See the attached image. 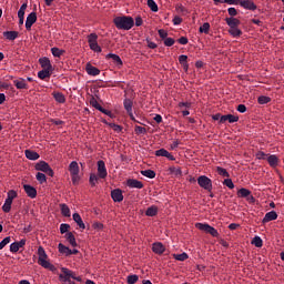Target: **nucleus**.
<instances>
[{
  "label": "nucleus",
  "instance_id": "2",
  "mask_svg": "<svg viewBox=\"0 0 284 284\" xmlns=\"http://www.w3.org/2000/svg\"><path fill=\"white\" fill-rule=\"evenodd\" d=\"M38 263L41 265V267H44V270H50V272H54L57 267L48 261V254L45 253V248L43 246L38 247Z\"/></svg>",
  "mask_w": 284,
  "mask_h": 284
},
{
  "label": "nucleus",
  "instance_id": "44",
  "mask_svg": "<svg viewBox=\"0 0 284 284\" xmlns=\"http://www.w3.org/2000/svg\"><path fill=\"white\" fill-rule=\"evenodd\" d=\"M63 52H65V51H63V50H61V49H59V48H57V47H53L52 49H51V53L54 55V57H62L63 55Z\"/></svg>",
  "mask_w": 284,
  "mask_h": 284
},
{
  "label": "nucleus",
  "instance_id": "3",
  "mask_svg": "<svg viewBox=\"0 0 284 284\" xmlns=\"http://www.w3.org/2000/svg\"><path fill=\"white\" fill-rule=\"evenodd\" d=\"M61 272L62 274L59 275V278L63 283L70 282V278H73V281H78V283H81V276H77L74 272H72L70 268L62 267Z\"/></svg>",
  "mask_w": 284,
  "mask_h": 284
},
{
  "label": "nucleus",
  "instance_id": "64",
  "mask_svg": "<svg viewBox=\"0 0 284 284\" xmlns=\"http://www.w3.org/2000/svg\"><path fill=\"white\" fill-rule=\"evenodd\" d=\"M227 12H229L230 17H236V14H237L236 8H234V7L229 8Z\"/></svg>",
  "mask_w": 284,
  "mask_h": 284
},
{
  "label": "nucleus",
  "instance_id": "14",
  "mask_svg": "<svg viewBox=\"0 0 284 284\" xmlns=\"http://www.w3.org/2000/svg\"><path fill=\"white\" fill-rule=\"evenodd\" d=\"M85 70H87V73L89 74V77H99V74H101V70H99V68H97L90 63H87Z\"/></svg>",
  "mask_w": 284,
  "mask_h": 284
},
{
  "label": "nucleus",
  "instance_id": "54",
  "mask_svg": "<svg viewBox=\"0 0 284 284\" xmlns=\"http://www.w3.org/2000/svg\"><path fill=\"white\" fill-rule=\"evenodd\" d=\"M20 247L18 246L17 242H13L10 244V252H12L13 254H17V252H19Z\"/></svg>",
  "mask_w": 284,
  "mask_h": 284
},
{
  "label": "nucleus",
  "instance_id": "52",
  "mask_svg": "<svg viewBox=\"0 0 284 284\" xmlns=\"http://www.w3.org/2000/svg\"><path fill=\"white\" fill-rule=\"evenodd\" d=\"M135 134H148V130L143 126L135 125Z\"/></svg>",
  "mask_w": 284,
  "mask_h": 284
},
{
  "label": "nucleus",
  "instance_id": "47",
  "mask_svg": "<svg viewBox=\"0 0 284 284\" xmlns=\"http://www.w3.org/2000/svg\"><path fill=\"white\" fill-rule=\"evenodd\" d=\"M26 10H28V3L21 4L18 11V17H26Z\"/></svg>",
  "mask_w": 284,
  "mask_h": 284
},
{
  "label": "nucleus",
  "instance_id": "8",
  "mask_svg": "<svg viewBox=\"0 0 284 284\" xmlns=\"http://www.w3.org/2000/svg\"><path fill=\"white\" fill-rule=\"evenodd\" d=\"M36 170L38 172H44L49 176H54V171H52V168H50V164H48L45 161H40L36 164Z\"/></svg>",
  "mask_w": 284,
  "mask_h": 284
},
{
  "label": "nucleus",
  "instance_id": "43",
  "mask_svg": "<svg viewBox=\"0 0 284 284\" xmlns=\"http://www.w3.org/2000/svg\"><path fill=\"white\" fill-rule=\"evenodd\" d=\"M124 110H126V112H132V100L130 99H125L124 102Z\"/></svg>",
  "mask_w": 284,
  "mask_h": 284
},
{
  "label": "nucleus",
  "instance_id": "13",
  "mask_svg": "<svg viewBox=\"0 0 284 284\" xmlns=\"http://www.w3.org/2000/svg\"><path fill=\"white\" fill-rule=\"evenodd\" d=\"M239 6L244 8V10H256V6L254 4L253 0H240Z\"/></svg>",
  "mask_w": 284,
  "mask_h": 284
},
{
  "label": "nucleus",
  "instance_id": "33",
  "mask_svg": "<svg viewBox=\"0 0 284 284\" xmlns=\"http://www.w3.org/2000/svg\"><path fill=\"white\" fill-rule=\"evenodd\" d=\"M53 99L57 101V103H64L65 102V95L61 92L53 93Z\"/></svg>",
  "mask_w": 284,
  "mask_h": 284
},
{
  "label": "nucleus",
  "instance_id": "39",
  "mask_svg": "<svg viewBox=\"0 0 284 284\" xmlns=\"http://www.w3.org/2000/svg\"><path fill=\"white\" fill-rule=\"evenodd\" d=\"M200 32L204 33V34H209L210 32V22H204L201 27H200Z\"/></svg>",
  "mask_w": 284,
  "mask_h": 284
},
{
  "label": "nucleus",
  "instance_id": "34",
  "mask_svg": "<svg viewBox=\"0 0 284 284\" xmlns=\"http://www.w3.org/2000/svg\"><path fill=\"white\" fill-rule=\"evenodd\" d=\"M17 196H19V193H17V191L9 190L7 193V201H10L12 203L14 199H17Z\"/></svg>",
  "mask_w": 284,
  "mask_h": 284
},
{
  "label": "nucleus",
  "instance_id": "57",
  "mask_svg": "<svg viewBox=\"0 0 284 284\" xmlns=\"http://www.w3.org/2000/svg\"><path fill=\"white\" fill-rule=\"evenodd\" d=\"M10 243V236L4 237L1 242H0V250H3V247H6V245H8Z\"/></svg>",
  "mask_w": 284,
  "mask_h": 284
},
{
  "label": "nucleus",
  "instance_id": "32",
  "mask_svg": "<svg viewBox=\"0 0 284 284\" xmlns=\"http://www.w3.org/2000/svg\"><path fill=\"white\" fill-rule=\"evenodd\" d=\"M50 72H52L51 69H43L38 72V77L43 81V79H50Z\"/></svg>",
  "mask_w": 284,
  "mask_h": 284
},
{
  "label": "nucleus",
  "instance_id": "58",
  "mask_svg": "<svg viewBox=\"0 0 284 284\" xmlns=\"http://www.w3.org/2000/svg\"><path fill=\"white\" fill-rule=\"evenodd\" d=\"M229 123H236L239 121V115L227 114Z\"/></svg>",
  "mask_w": 284,
  "mask_h": 284
},
{
  "label": "nucleus",
  "instance_id": "22",
  "mask_svg": "<svg viewBox=\"0 0 284 284\" xmlns=\"http://www.w3.org/2000/svg\"><path fill=\"white\" fill-rule=\"evenodd\" d=\"M225 22L229 26V28H239V26H241V20L234 17L225 18Z\"/></svg>",
  "mask_w": 284,
  "mask_h": 284
},
{
  "label": "nucleus",
  "instance_id": "1",
  "mask_svg": "<svg viewBox=\"0 0 284 284\" xmlns=\"http://www.w3.org/2000/svg\"><path fill=\"white\" fill-rule=\"evenodd\" d=\"M113 23L118 30H132L134 28V19L128 16L114 18Z\"/></svg>",
  "mask_w": 284,
  "mask_h": 284
},
{
  "label": "nucleus",
  "instance_id": "48",
  "mask_svg": "<svg viewBox=\"0 0 284 284\" xmlns=\"http://www.w3.org/2000/svg\"><path fill=\"white\" fill-rule=\"evenodd\" d=\"M260 105H265V103H270V101H272L270 99V97H265V95H261L258 99H257Z\"/></svg>",
  "mask_w": 284,
  "mask_h": 284
},
{
  "label": "nucleus",
  "instance_id": "30",
  "mask_svg": "<svg viewBox=\"0 0 284 284\" xmlns=\"http://www.w3.org/2000/svg\"><path fill=\"white\" fill-rule=\"evenodd\" d=\"M60 210H61L62 216L70 219L71 213H70V206H68V204H60Z\"/></svg>",
  "mask_w": 284,
  "mask_h": 284
},
{
  "label": "nucleus",
  "instance_id": "45",
  "mask_svg": "<svg viewBox=\"0 0 284 284\" xmlns=\"http://www.w3.org/2000/svg\"><path fill=\"white\" fill-rule=\"evenodd\" d=\"M89 181H90V184L92 186H94V185H97V183H99V176L94 173H91L90 178H89Z\"/></svg>",
  "mask_w": 284,
  "mask_h": 284
},
{
  "label": "nucleus",
  "instance_id": "41",
  "mask_svg": "<svg viewBox=\"0 0 284 284\" xmlns=\"http://www.w3.org/2000/svg\"><path fill=\"white\" fill-rule=\"evenodd\" d=\"M216 172L217 174H220V176H224V178H230V173L227 172V170L221 168V166H217L216 168Z\"/></svg>",
  "mask_w": 284,
  "mask_h": 284
},
{
  "label": "nucleus",
  "instance_id": "4",
  "mask_svg": "<svg viewBox=\"0 0 284 284\" xmlns=\"http://www.w3.org/2000/svg\"><path fill=\"white\" fill-rule=\"evenodd\" d=\"M69 172L71 174L73 185H79L81 176L79 175V163L77 161H72L69 164Z\"/></svg>",
  "mask_w": 284,
  "mask_h": 284
},
{
  "label": "nucleus",
  "instance_id": "5",
  "mask_svg": "<svg viewBox=\"0 0 284 284\" xmlns=\"http://www.w3.org/2000/svg\"><path fill=\"white\" fill-rule=\"evenodd\" d=\"M98 41H99V36H97V33H91L88 36V43H89L90 50H92V52L101 53L102 49H101V45H99Z\"/></svg>",
  "mask_w": 284,
  "mask_h": 284
},
{
  "label": "nucleus",
  "instance_id": "19",
  "mask_svg": "<svg viewBox=\"0 0 284 284\" xmlns=\"http://www.w3.org/2000/svg\"><path fill=\"white\" fill-rule=\"evenodd\" d=\"M126 184L129 187H133L135 190H143V182L139 180H134V179L128 180Z\"/></svg>",
  "mask_w": 284,
  "mask_h": 284
},
{
  "label": "nucleus",
  "instance_id": "38",
  "mask_svg": "<svg viewBox=\"0 0 284 284\" xmlns=\"http://www.w3.org/2000/svg\"><path fill=\"white\" fill-rule=\"evenodd\" d=\"M158 213L159 209L156 206H151L145 212L146 216H156Z\"/></svg>",
  "mask_w": 284,
  "mask_h": 284
},
{
  "label": "nucleus",
  "instance_id": "55",
  "mask_svg": "<svg viewBox=\"0 0 284 284\" xmlns=\"http://www.w3.org/2000/svg\"><path fill=\"white\" fill-rule=\"evenodd\" d=\"M224 184L226 187H229V190H234V182H232V179H225Z\"/></svg>",
  "mask_w": 284,
  "mask_h": 284
},
{
  "label": "nucleus",
  "instance_id": "16",
  "mask_svg": "<svg viewBox=\"0 0 284 284\" xmlns=\"http://www.w3.org/2000/svg\"><path fill=\"white\" fill-rule=\"evenodd\" d=\"M111 199H113L114 203H121L123 201V191L115 189L111 192Z\"/></svg>",
  "mask_w": 284,
  "mask_h": 284
},
{
  "label": "nucleus",
  "instance_id": "59",
  "mask_svg": "<svg viewBox=\"0 0 284 284\" xmlns=\"http://www.w3.org/2000/svg\"><path fill=\"white\" fill-rule=\"evenodd\" d=\"M164 45H166L168 48H172V45H174V39L173 38H166L164 40Z\"/></svg>",
  "mask_w": 284,
  "mask_h": 284
},
{
  "label": "nucleus",
  "instance_id": "61",
  "mask_svg": "<svg viewBox=\"0 0 284 284\" xmlns=\"http://www.w3.org/2000/svg\"><path fill=\"white\" fill-rule=\"evenodd\" d=\"M158 32H159V37H160L161 39H164V40L168 39V31H165V30H163V29H160Z\"/></svg>",
  "mask_w": 284,
  "mask_h": 284
},
{
  "label": "nucleus",
  "instance_id": "35",
  "mask_svg": "<svg viewBox=\"0 0 284 284\" xmlns=\"http://www.w3.org/2000/svg\"><path fill=\"white\" fill-rule=\"evenodd\" d=\"M146 6L150 8L152 12H159V6L154 0H148Z\"/></svg>",
  "mask_w": 284,
  "mask_h": 284
},
{
  "label": "nucleus",
  "instance_id": "60",
  "mask_svg": "<svg viewBox=\"0 0 284 284\" xmlns=\"http://www.w3.org/2000/svg\"><path fill=\"white\" fill-rule=\"evenodd\" d=\"M181 23H183V18L175 16L173 18V26H181Z\"/></svg>",
  "mask_w": 284,
  "mask_h": 284
},
{
  "label": "nucleus",
  "instance_id": "6",
  "mask_svg": "<svg viewBox=\"0 0 284 284\" xmlns=\"http://www.w3.org/2000/svg\"><path fill=\"white\" fill-rule=\"evenodd\" d=\"M195 227L201 230V232H205L206 234H211L214 239H219V231L214 229V226H210V224L196 223Z\"/></svg>",
  "mask_w": 284,
  "mask_h": 284
},
{
  "label": "nucleus",
  "instance_id": "36",
  "mask_svg": "<svg viewBox=\"0 0 284 284\" xmlns=\"http://www.w3.org/2000/svg\"><path fill=\"white\" fill-rule=\"evenodd\" d=\"M142 176H146V179H155L156 176V172L152 171V170H144L141 171Z\"/></svg>",
  "mask_w": 284,
  "mask_h": 284
},
{
  "label": "nucleus",
  "instance_id": "53",
  "mask_svg": "<svg viewBox=\"0 0 284 284\" xmlns=\"http://www.w3.org/2000/svg\"><path fill=\"white\" fill-rule=\"evenodd\" d=\"M171 174H175V176H181L183 172L181 171V168H171L170 169Z\"/></svg>",
  "mask_w": 284,
  "mask_h": 284
},
{
  "label": "nucleus",
  "instance_id": "51",
  "mask_svg": "<svg viewBox=\"0 0 284 284\" xmlns=\"http://www.w3.org/2000/svg\"><path fill=\"white\" fill-rule=\"evenodd\" d=\"M90 104L92 105V108H95V110H99V112H100V110H102V108L103 106H101V104H99V102L97 101V99H91V101H90Z\"/></svg>",
  "mask_w": 284,
  "mask_h": 284
},
{
  "label": "nucleus",
  "instance_id": "50",
  "mask_svg": "<svg viewBox=\"0 0 284 284\" xmlns=\"http://www.w3.org/2000/svg\"><path fill=\"white\" fill-rule=\"evenodd\" d=\"M255 158H256L258 161H265V159H267V154H265V152H263V151H258V152L255 154Z\"/></svg>",
  "mask_w": 284,
  "mask_h": 284
},
{
  "label": "nucleus",
  "instance_id": "63",
  "mask_svg": "<svg viewBox=\"0 0 284 284\" xmlns=\"http://www.w3.org/2000/svg\"><path fill=\"white\" fill-rule=\"evenodd\" d=\"M179 61H180L181 65L187 63V55H185V54L180 55Z\"/></svg>",
  "mask_w": 284,
  "mask_h": 284
},
{
  "label": "nucleus",
  "instance_id": "11",
  "mask_svg": "<svg viewBox=\"0 0 284 284\" xmlns=\"http://www.w3.org/2000/svg\"><path fill=\"white\" fill-rule=\"evenodd\" d=\"M58 248H59L60 254H65V256H72V254H79V250H77V248L70 250V247H68L61 243H59Z\"/></svg>",
  "mask_w": 284,
  "mask_h": 284
},
{
  "label": "nucleus",
  "instance_id": "17",
  "mask_svg": "<svg viewBox=\"0 0 284 284\" xmlns=\"http://www.w3.org/2000/svg\"><path fill=\"white\" fill-rule=\"evenodd\" d=\"M155 156H165V159H169V161H175L174 155H172L168 150L160 149L155 151Z\"/></svg>",
  "mask_w": 284,
  "mask_h": 284
},
{
  "label": "nucleus",
  "instance_id": "37",
  "mask_svg": "<svg viewBox=\"0 0 284 284\" xmlns=\"http://www.w3.org/2000/svg\"><path fill=\"white\" fill-rule=\"evenodd\" d=\"M12 210V202L10 200H4V203L2 205V211L8 214Z\"/></svg>",
  "mask_w": 284,
  "mask_h": 284
},
{
  "label": "nucleus",
  "instance_id": "40",
  "mask_svg": "<svg viewBox=\"0 0 284 284\" xmlns=\"http://www.w3.org/2000/svg\"><path fill=\"white\" fill-rule=\"evenodd\" d=\"M252 245H255V247H263V240L260 236H255L252 240Z\"/></svg>",
  "mask_w": 284,
  "mask_h": 284
},
{
  "label": "nucleus",
  "instance_id": "62",
  "mask_svg": "<svg viewBox=\"0 0 284 284\" xmlns=\"http://www.w3.org/2000/svg\"><path fill=\"white\" fill-rule=\"evenodd\" d=\"M237 112H240L241 114H245V112H247V106H245V104H240L237 106Z\"/></svg>",
  "mask_w": 284,
  "mask_h": 284
},
{
  "label": "nucleus",
  "instance_id": "23",
  "mask_svg": "<svg viewBox=\"0 0 284 284\" xmlns=\"http://www.w3.org/2000/svg\"><path fill=\"white\" fill-rule=\"evenodd\" d=\"M73 221L77 223L78 227L80 230H85V223H83V219H81V215L79 213H73Z\"/></svg>",
  "mask_w": 284,
  "mask_h": 284
},
{
  "label": "nucleus",
  "instance_id": "9",
  "mask_svg": "<svg viewBox=\"0 0 284 284\" xmlns=\"http://www.w3.org/2000/svg\"><path fill=\"white\" fill-rule=\"evenodd\" d=\"M98 176L99 179L108 178V169L105 168V162L103 160L98 161Z\"/></svg>",
  "mask_w": 284,
  "mask_h": 284
},
{
  "label": "nucleus",
  "instance_id": "29",
  "mask_svg": "<svg viewBox=\"0 0 284 284\" xmlns=\"http://www.w3.org/2000/svg\"><path fill=\"white\" fill-rule=\"evenodd\" d=\"M3 37L8 39V41H14L17 37H19V32L17 31H4Z\"/></svg>",
  "mask_w": 284,
  "mask_h": 284
},
{
  "label": "nucleus",
  "instance_id": "42",
  "mask_svg": "<svg viewBox=\"0 0 284 284\" xmlns=\"http://www.w3.org/2000/svg\"><path fill=\"white\" fill-rule=\"evenodd\" d=\"M139 282V275H129L126 277V283L128 284H135Z\"/></svg>",
  "mask_w": 284,
  "mask_h": 284
},
{
  "label": "nucleus",
  "instance_id": "25",
  "mask_svg": "<svg viewBox=\"0 0 284 284\" xmlns=\"http://www.w3.org/2000/svg\"><path fill=\"white\" fill-rule=\"evenodd\" d=\"M229 34H231V37H233L234 39H237V37H241V34H243V31H241L239 27H230Z\"/></svg>",
  "mask_w": 284,
  "mask_h": 284
},
{
  "label": "nucleus",
  "instance_id": "15",
  "mask_svg": "<svg viewBox=\"0 0 284 284\" xmlns=\"http://www.w3.org/2000/svg\"><path fill=\"white\" fill-rule=\"evenodd\" d=\"M23 190L29 199H37V189H34V186L24 184Z\"/></svg>",
  "mask_w": 284,
  "mask_h": 284
},
{
  "label": "nucleus",
  "instance_id": "46",
  "mask_svg": "<svg viewBox=\"0 0 284 284\" xmlns=\"http://www.w3.org/2000/svg\"><path fill=\"white\" fill-rule=\"evenodd\" d=\"M173 257L175 261H187L189 258L187 253L174 254Z\"/></svg>",
  "mask_w": 284,
  "mask_h": 284
},
{
  "label": "nucleus",
  "instance_id": "18",
  "mask_svg": "<svg viewBox=\"0 0 284 284\" xmlns=\"http://www.w3.org/2000/svg\"><path fill=\"white\" fill-rule=\"evenodd\" d=\"M277 219H278V214L276 213V211H270L268 213L265 214L262 222L270 223V221H276Z\"/></svg>",
  "mask_w": 284,
  "mask_h": 284
},
{
  "label": "nucleus",
  "instance_id": "31",
  "mask_svg": "<svg viewBox=\"0 0 284 284\" xmlns=\"http://www.w3.org/2000/svg\"><path fill=\"white\" fill-rule=\"evenodd\" d=\"M24 154L29 161H37L39 159V153L31 150H26Z\"/></svg>",
  "mask_w": 284,
  "mask_h": 284
},
{
  "label": "nucleus",
  "instance_id": "20",
  "mask_svg": "<svg viewBox=\"0 0 284 284\" xmlns=\"http://www.w3.org/2000/svg\"><path fill=\"white\" fill-rule=\"evenodd\" d=\"M17 90H28V82H26V79L19 78L13 81Z\"/></svg>",
  "mask_w": 284,
  "mask_h": 284
},
{
  "label": "nucleus",
  "instance_id": "12",
  "mask_svg": "<svg viewBox=\"0 0 284 284\" xmlns=\"http://www.w3.org/2000/svg\"><path fill=\"white\" fill-rule=\"evenodd\" d=\"M34 23H37V12H31L27 17L26 29L32 30V26H34Z\"/></svg>",
  "mask_w": 284,
  "mask_h": 284
},
{
  "label": "nucleus",
  "instance_id": "21",
  "mask_svg": "<svg viewBox=\"0 0 284 284\" xmlns=\"http://www.w3.org/2000/svg\"><path fill=\"white\" fill-rule=\"evenodd\" d=\"M152 251L154 254H163V252H165V245H163L161 242H155L152 245Z\"/></svg>",
  "mask_w": 284,
  "mask_h": 284
},
{
  "label": "nucleus",
  "instance_id": "10",
  "mask_svg": "<svg viewBox=\"0 0 284 284\" xmlns=\"http://www.w3.org/2000/svg\"><path fill=\"white\" fill-rule=\"evenodd\" d=\"M237 196L241 199H246L251 203H254V196L252 195V192L245 187H242L237 191Z\"/></svg>",
  "mask_w": 284,
  "mask_h": 284
},
{
  "label": "nucleus",
  "instance_id": "27",
  "mask_svg": "<svg viewBox=\"0 0 284 284\" xmlns=\"http://www.w3.org/2000/svg\"><path fill=\"white\" fill-rule=\"evenodd\" d=\"M106 59H112V61L116 63L119 67L123 65V60H121V57H119L115 53L106 54Z\"/></svg>",
  "mask_w": 284,
  "mask_h": 284
},
{
  "label": "nucleus",
  "instance_id": "7",
  "mask_svg": "<svg viewBox=\"0 0 284 284\" xmlns=\"http://www.w3.org/2000/svg\"><path fill=\"white\" fill-rule=\"evenodd\" d=\"M197 185H200V187L203 190H206V192H212V180L206 175H201L197 178Z\"/></svg>",
  "mask_w": 284,
  "mask_h": 284
},
{
  "label": "nucleus",
  "instance_id": "26",
  "mask_svg": "<svg viewBox=\"0 0 284 284\" xmlns=\"http://www.w3.org/2000/svg\"><path fill=\"white\" fill-rule=\"evenodd\" d=\"M64 237L72 247H77V239L74 237V234L72 232L65 233Z\"/></svg>",
  "mask_w": 284,
  "mask_h": 284
},
{
  "label": "nucleus",
  "instance_id": "24",
  "mask_svg": "<svg viewBox=\"0 0 284 284\" xmlns=\"http://www.w3.org/2000/svg\"><path fill=\"white\" fill-rule=\"evenodd\" d=\"M39 63L43 70H52V63H50V59L48 58H40Z\"/></svg>",
  "mask_w": 284,
  "mask_h": 284
},
{
  "label": "nucleus",
  "instance_id": "49",
  "mask_svg": "<svg viewBox=\"0 0 284 284\" xmlns=\"http://www.w3.org/2000/svg\"><path fill=\"white\" fill-rule=\"evenodd\" d=\"M36 179H37V181H39V183H45V181H48L45 175L41 172L37 173Z\"/></svg>",
  "mask_w": 284,
  "mask_h": 284
},
{
  "label": "nucleus",
  "instance_id": "56",
  "mask_svg": "<svg viewBox=\"0 0 284 284\" xmlns=\"http://www.w3.org/2000/svg\"><path fill=\"white\" fill-rule=\"evenodd\" d=\"M68 230H70V224H61L60 225V232L62 234H68Z\"/></svg>",
  "mask_w": 284,
  "mask_h": 284
},
{
  "label": "nucleus",
  "instance_id": "28",
  "mask_svg": "<svg viewBox=\"0 0 284 284\" xmlns=\"http://www.w3.org/2000/svg\"><path fill=\"white\" fill-rule=\"evenodd\" d=\"M266 159L271 168H276L278 165V156H276L275 154L268 155Z\"/></svg>",
  "mask_w": 284,
  "mask_h": 284
}]
</instances>
